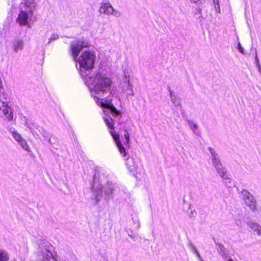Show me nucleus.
<instances>
[{
	"mask_svg": "<svg viewBox=\"0 0 261 261\" xmlns=\"http://www.w3.org/2000/svg\"><path fill=\"white\" fill-rule=\"evenodd\" d=\"M86 47L80 40L72 41L70 50L73 60L79 64V73L85 80V84L91 89V95L93 93L101 96L110 90L111 81L104 74L93 71L95 56L92 52L85 51L78 58L79 54L83 47Z\"/></svg>",
	"mask_w": 261,
	"mask_h": 261,
	"instance_id": "1",
	"label": "nucleus"
},
{
	"mask_svg": "<svg viewBox=\"0 0 261 261\" xmlns=\"http://www.w3.org/2000/svg\"><path fill=\"white\" fill-rule=\"evenodd\" d=\"M98 182L99 178L97 177L96 173H95L91 185L92 190L91 199L95 201V204H97L102 198H103L107 201L113 198L114 192L117 188V185L112 181H109L104 185H101Z\"/></svg>",
	"mask_w": 261,
	"mask_h": 261,
	"instance_id": "2",
	"label": "nucleus"
},
{
	"mask_svg": "<svg viewBox=\"0 0 261 261\" xmlns=\"http://www.w3.org/2000/svg\"><path fill=\"white\" fill-rule=\"evenodd\" d=\"M35 0H23L20 4V12L17 18V20L21 25L27 24L28 20L33 15L36 8Z\"/></svg>",
	"mask_w": 261,
	"mask_h": 261,
	"instance_id": "3",
	"label": "nucleus"
},
{
	"mask_svg": "<svg viewBox=\"0 0 261 261\" xmlns=\"http://www.w3.org/2000/svg\"><path fill=\"white\" fill-rule=\"evenodd\" d=\"M53 246L47 241H38V256L42 261H57L53 254Z\"/></svg>",
	"mask_w": 261,
	"mask_h": 261,
	"instance_id": "4",
	"label": "nucleus"
},
{
	"mask_svg": "<svg viewBox=\"0 0 261 261\" xmlns=\"http://www.w3.org/2000/svg\"><path fill=\"white\" fill-rule=\"evenodd\" d=\"M103 119L108 127L111 129V130H110V133L111 134L114 140H115V143L119 149L120 153L123 156H126L127 153L126 152L125 148L124 147L122 144L119 140V136L118 134L116 133V132L114 130H113L114 126L113 124L112 123V119L109 116H105Z\"/></svg>",
	"mask_w": 261,
	"mask_h": 261,
	"instance_id": "5",
	"label": "nucleus"
},
{
	"mask_svg": "<svg viewBox=\"0 0 261 261\" xmlns=\"http://www.w3.org/2000/svg\"><path fill=\"white\" fill-rule=\"evenodd\" d=\"M110 90L108 91L105 92V93L108 92ZM105 93L102 94L100 97L102 96ZM92 96H94V99L95 101H96L98 106H100L102 108L110 110L111 114L115 117H117L120 114L119 111L116 109V108L113 105L111 101L108 100H106L105 98H99L98 97L100 96L97 95L96 94H95L94 93H93V95Z\"/></svg>",
	"mask_w": 261,
	"mask_h": 261,
	"instance_id": "6",
	"label": "nucleus"
},
{
	"mask_svg": "<svg viewBox=\"0 0 261 261\" xmlns=\"http://www.w3.org/2000/svg\"><path fill=\"white\" fill-rule=\"evenodd\" d=\"M9 98L5 93L0 94V116L4 115L8 120L13 119V114L8 106Z\"/></svg>",
	"mask_w": 261,
	"mask_h": 261,
	"instance_id": "7",
	"label": "nucleus"
},
{
	"mask_svg": "<svg viewBox=\"0 0 261 261\" xmlns=\"http://www.w3.org/2000/svg\"><path fill=\"white\" fill-rule=\"evenodd\" d=\"M241 194L246 205L252 211H256L257 203L253 195L245 189L242 190Z\"/></svg>",
	"mask_w": 261,
	"mask_h": 261,
	"instance_id": "8",
	"label": "nucleus"
},
{
	"mask_svg": "<svg viewBox=\"0 0 261 261\" xmlns=\"http://www.w3.org/2000/svg\"><path fill=\"white\" fill-rule=\"evenodd\" d=\"M124 76L123 83L121 84L122 91L126 94L127 96H133L135 93L133 89V86L130 83L129 77L128 75L127 76L125 73Z\"/></svg>",
	"mask_w": 261,
	"mask_h": 261,
	"instance_id": "9",
	"label": "nucleus"
},
{
	"mask_svg": "<svg viewBox=\"0 0 261 261\" xmlns=\"http://www.w3.org/2000/svg\"><path fill=\"white\" fill-rule=\"evenodd\" d=\"M114 8L111 4L108 2V0H103L101 3V6L99 9V12L100 13L106 14L107 15H110L113 13Z\"/></svg>",
	"mask_w": 261,
	"mask_h": 261,
	"instance_id": "10",
	"label": "nucleus"
},
{
	"mask_svg": "<svg viewBox=\"0 0 261 261\" xmlns=\"http://www.w3.org/2000/svg\"><path fill=\"white\" fill-rule=\"evenodd\" d=\"M213 166L215 168L217 172L220 175L221 177L226 178V174H227V171L226 168H224L221 163L220 160L218 161H214L213 163Z\"/></svg>",
	"mask_w": 261,
	"mask_h": 261,
	"instance_id": "11",
	"label": "nucleus"
},
{
	"mask_svg": "<svg viewBox=\"0 0 261 261\" xmlns=\"http://www.w3.org/2000/svg\"><path fill=\"white\" fill-rule=\"evenodd\" d=\"M24 42L22 39H15L12 41V48L14 53H18L23 48Z\"/></svg>",
	"mask_w": 261,
	"mask_h": 261,
	"instance_id": "12",
	"label": "nucleus"
},
{
	"mask_svg": "<svg viewBox=\"0 0 261 261\" xmlns=\"http://www.w3.org/2000/svg\"><path fill=\"white\" fill-rule=\"evenodd\" d=\"M213 240L216 246H217L216 249L219 255L222 256L224 258H227L228 256L226 252V249L224 246L220 242H217L214 238H213Z\"/></svg>",
	"mask_w": 261,
	"mask_h": 261,
	"instance_id": "13",
	"label": "nucleus"
},
{
	"mask_svg": "<svg viewBox=\"0 0 261 261\" xmlns=\"http://www.w3.org/2000/svg\"><path fill=\"white\" fill-rule=\"evenodd\" d=\"M169 92L170 93V98L173 105L175 107H179L180 108V110L181 111L182 109L180 98L173 94V92L170 88H169Z\"/></svg>",
	"mask_w": 261,
	"mask_h": 261,
	"instance_id": "14",
	"label": "nucleus"
},
{
	"mask_svg": "<svg viewBox=\"0 0 261 261\" xmlns=\"http://www.w3.org/2000/svg\"><path fill=\"white\" fill-rule=\"evenodd\" d=\"M247 225L254 232H256L257 235H261V226L257 223L253 222H248Z\"/></svg>",
	"mask_w": 261,
	"mask_h": 261,
	"instance_id": "15",
	"label": "nucleus"
},
{
	"mask_svg": "<svg viewBox=\"0 0 261 261\" xmlns=\"http://www.w3.org/2000/svg\"><path fill=\"white\" fill-rule=\"evenodd\" d=\"M38 134L39 135H41L43 136L44 141H47L50 144H51L50 140V135L48 132L41 127L40 129H39Z\"/></svg>",
	"mask_w": 261,
	"mask_h": 261,
	"instance_id": "16",
	"label": "nucleus"
},
{
	"mask_svg": "<svg viewBox=\"0 0 261 261\" xmlns=\"http://www.w3.org/2000/svg\"><path fill=\"white\" fill-rule=\"evenodd\" d=\"M127 168L130 171H133L136 169V164L134 161V159L131 158H128L126 161Z\"/></svg>",
	"mask_w": 261,
	"mask_h": 261,
	"instance_id": "17",
	"label": "nucleus"
},
{
	"mask_svg": "<svg viewBox=\"0 0 261 261\" xmlns=\"http://www.w3.org/2000/svg\"><path fill=\"white\" fill-rule=\"evenodd\" d=\"M32 122H33L29 120V119H27L25 122L24 125L29 129L33 135L34 136L36 135L39 137V134L38 132L36 131L35 129H34L33 127L31 126Z\"/></svg>",
	"mask_w": 261,
	"mask_h": 261,
	"instance_id": "18",
	"label": "nucleus"
},
{
	"mask_svg": "<svg viewBox=\"0 0 261 261\" xmlns=\"http://www.w3.org/2000/svg\"><path fill=\"white\" fill-rule=\"evenodd\" d=\"M207 149L208 150V151H210V152L211 153L213 163H214V161H218L220 160L218 155L214 149H213L211 147H208Z\"/></svg>",
	"mask_w": 261,
	"mask_h": 261,
	"instance_id": "19",
	"label": "nucleus"
},
{
	"mask_svg": "<svg viewBox=\"0 0 261 261\" xmlns=\"http://www.w3.org/2000/svg\"><path fill=\"white\" fill-rule=\"evenodd\" d=\"M226 178L222 177L225 180L224 184L226 185V186L228 188H232L233 187H234L235 184L234 181H233L231 178H230L228 177L227 173L226 174Z\"/></svg>",
	"mask_w": 261,
	"mask_h": 261,
	"instance_id": "20",
	"label": "nucleus"
},
{
	"mask_svg": "<svg viewBox=\"0 0 261 261\" xmlns=\"http://www.w3.org/2000/svg\"><path fill=\"white\" fill-rule=\"evenodd\" d=\"M9 259L7 252L0 249V261H8Z\"/></svg>",
	"mask_w": 261,
	"mask_h": 261,
	"instance_id": "21",
	"label": "nucleus"
},
{
	"mask_svg": "<svg viewBox=\"0 0 261 261\" xmlns=\"http://www.w3.org/2000/svg\"><path fill=\"white\" fill-rule=\"evenodd\" d=\"M13 137L14 138L15 141L18 143L21 141L23 138L22 137L21 135L19 134L17 131L14 130L12 132Z\"/></svg>",
	"mask_w": 261,
	"mask_h": 261,
	"instance_id": "22",
	"label": "nucleus"
},
{
	"mask_svg": "<svg viewBox=\"0 0 261 261\" xmlns=\"http://www.w3.org/2000/svg\"><path fill=\"white\" fill-rule=\"evenodd\" d=\"M18 143L23 149L28 152L31 151L28 144L24 139L21 140Z\"/></svg>",
	"mask_w": 261,
	"mask_h": 261,
	"instance_id": "23",
	"label": "nucleus"
},
{
	"mask_svg": "<svg viewBox=\"0 0 261 261\" xmlns=\"http://www.w3.org/2000/svg\"><path fill=\"white\" fill-rule=\"evenodd\" d=\"M187 121L188 122V123L189 124L191 129L192 130V131L193 132V133L196 135H200V133L199 131H197V130H193V128L192 127V125L193 124H194L193 123V121L192 120H190V119H188L187 120Z\"/></svg>",
	"mask_w": 261,
	"mask_h": 261,
	"instance_id": "24",
	"label": "nucleus"
},
{
	"mask_svg": "<svg viewBox=\"0 0 261 261\" xmlns=\"http://www.w3.org/2000/svg\"><path fill=\"white\" fill-rule=\"evenodd\" d=\"M125 133L124 134V138L125 139V144H126V145H129V134L127 132L126 130H124Z\"/></svg>",
	"mask_w": 261,
	"mask_h": 261,
	"instance_id": "25",
	"label": "nucleus"
},
{
	"mask_svg": "<svg viewBox=\"0 0 261 261\" xmlns=\"http://www.w3.org/2000/svg\"><path fill=\"white\" fill-rule=\"evenodd\" d=\"M59 38V36L57 34H53L50 38L49 39V41L48 43H50L51 42L56 40Z\"/></svg>",
	"mask_w": 261,
	"mask_h": 261,
	"instance_id": "26",
	"label": "nucleus"
},
{
	"mask_svg": "<svg viewBox=\"0 0 261 261\" xmlns=\"http://www.w3.org/2000/svg\"><path fill=\"white\" fill-rule=\"evenodd\" d=\"M31 126L33 127L34 129H35V130L36 131H37L38 133L39 132V129H40V128H41V127L39 126L37 123L33 122L32 123V125Z\"/></svg>",
	"mask_w": 261,
	"mask_h": 261,
	"instance_id": "27",
	"label": "nucleus"
},
{
	"mask_svg": "<svg viewBox=\"0 0 261 261\" xmlns=\"http://www.w3.org/2000/svg\"><path fill=\"white\" fill-rule=\"evenodd\" d=\"M189 247H190L191 250L193 252L195 253L197 251L196 247L192 243H190L189 244Z\"/></svg>",
	"mask_w": 261,
	"mask_h": 261,
	"instance_id": "28",
	"label": "nucleus"
},
{
	"mask_svg": "<svg viewBox=\"0 0 261 261\" xmlns=\"http://www.w3.org/2000/svg\"><path fill=\"white\" fill-rule=\"evenodd\" d=\"M188 215L190 218H195L197 215V213L195 210H191Z\"/></svg>",
	"mask_w": 261,
	"mask_h": 261,
	"instance_id": "29",
	"label": "nucleus"
},
{
	"mask_svg": "<svg viewBox=\"0 0 261 261\" xmlns=\"http://www.w3.org/2000/svg\"><path fill=\"white\" fill-rule=\"evenodd\" d=\"M238 49L241 53H242V54H244V49L242 47L241 44L240 42H239L238 44Z\"/></svg>",
	"mask_w": 261,
	"mask_h": 261,
	"instance_id": "30",
	"label": "nucleus"
},
{
	"mask_svg": "<svg viewBox=\"0 0 261 261\" xmlns=\"http://www.w3.org/2000/svg\"><path fill=\"white\" fill-rule=\"evenodd\" d=\"M214 5L216 4L218 5V13L220 12V5L219 4V1L218 0H213Z\"/></svg>",
	"mask_w": 261,
	"mask_h": 261,
	"instance_id": "31",
	"label": "nucleus"
},
{
	"mask_svg": "<svg viewBox=\"0 0 261 261\" xmlns=\"http://www.w3.org/2000/svg\"><path fill=\"white\" fill-rule=\"evenodd\" d=\"M110 14H112L114 16H115L116 17H119L120 16V13L119 12H117V11L115 10L114 9L113 13H111Z\"/></svg>",
	"mask_w": 261,
	"mask_h": 261,
	"instance_id": "32",
	"label": "nucleus"
},
{
	"mask_svg": "<svg viewBox=\"0 0 261 261\" xmlns=\"http://www.w3.org/2000/svg\"><path fill=\"white\" fill-rule=\"evenodd\" d=\"M255 64L256 65V66H259L260 64L259 62V60L257 58V55L256 54L255 57Z\"/></svg>",
	"mask_w": 261,
	"mask_h": 261,
	"instance_id": "33",
	"label": "nucleus"
},
{
	"mask_svg": "<svg viewBox=\"0 0 261 261\" xmlns=\"http://www.w3.org/2000/svg\"><path fill=\"white\" fill-rule=\"evenodd\" d=\"M195 254L196 255V256L198 257L199 259L202 260V258H201V257L200 255V254L198 251L196 252H195Z\"/></svg>",
	"mask_w": 261,
	"mask_h": 261,
	"instance_id": "34",
	"label": "nucleus"
},
{
	"mask_svg": "<svg viewBox=\"0 0 261 261\" xmlns=\"http://www.w3.org/2000/svg\"><path fill=\"white\" fill-rule=\"evenodd\" d=\"M192 127L193 128V130H196V129L198 128V125L194 123L192 125Z\"/></svg>",
	"mask_w": 261,
	"mask_h": 261,
	"instance_id": "35",
	"label": "nucleus"
},
{
	"mask_svg": "<svg viewBox=\"0 0 261 261\" xmlns=\"http://www.w3.org/2000/svg\"><path fill=\"white\" fill-rule=\"evenodd\" d=\"M192 3L197 4L201 0H190Z\"/></svg>",
	"mask_w": 261,
	"mask_h": 261,
	"instance_id": "36",
	"label": "nucleus"
},
{
	"mask_svg": "<svg viewBox=\"0 0 261 261\" xmlns=\"http://www.w3.org/2000/svg\"><path fill=\"white\" fill-rule=\"evenodd\" d=\"M215 9L216 10V11L218 12V5L216 4H215Z\"/></svg>",
	"mask_w": 261,
	"mask_h": 261,
	"instance_id": "37",
	"label": "nucleus"
},
{
	"mask_svg": "<svg viewBox=\"0 0 261 261\" xmlns=\"http://www.w3.org/2000/svg\"><path fill=\"white\" fill-rule=\"evenodd\" d=\"M197 11L198 12V13L199 14H201V9L200 8H197Z\"/></svg>",
	"mask_w": 261,
	"mask_h": 261,
	"instance_id": "38",
	"label": "nucleus"
},
{
	"mask_svg": "<svg viewBox=\"0 0 261 261\" xmlns=\"http://www.w3.org/2000/svg\"><path fill=\"white\" fill-rule=\"evenodd\" d=\"M129 236L131 238H132V239H135V236L134 235H133V234H129Z\"/></svg>",
	"mask_w": 261,
	"mask_h": 261,
	"instance_id": "39",
	"label": "nucleus"
},
{
	"mask_svg": "<svg viewBox=\"0 0 261 261\" xmlns=\"http://www.w3.org/2000/svg\"><path fill=\"white\" fill-rule=\"evenodd\" d=\"M228 261H233L231 258H229Z\"/></svg>",
	"mask_w": 261,
	"mask_h": 261,
	"instance_id": "40",
	"label": "nucleus"
},
{
	"mask_svg": "<svg viewBox=\"0 0 261 261\" xmlns=\"http://www.w3.org/2000/svg\"><path fill=\"white\" fill-rule=\"evenodd\" d=\"M237 190H238V192H239V189L237 188Z\"/></svg>",
	"mask_w": 261,
	"mask_h": 261,
	"instance_id": "41",
	"label": "nucleus"
}]
</instances>
